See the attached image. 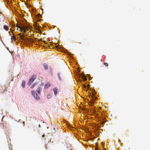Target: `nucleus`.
<instances>
[{"instance_id": "obj_6", "label": "nucleus", "mask_w": 150, "mask_h": 150, "mask_svg": "<svg viewBox=\"0 0 150 150\" xmlns=\"http://www.w3.org/2000/svg\"><path fill=\"white\" fill-rule=\"evenodd\" d=\"M25 81L24 80L23 81L22 84V86L23 88H24L25 87Z\"/></svg>"}, {"instance_id": "obj_11", "label": "nucleus", "mask_w": 150, "mask_h": 150, "mask_svg": "<svg viewBox=\"0 0 150 150\" xmlns=\"http://www.w3.org/2000/svg\"><path fill=\"white\" fill-rule=\"evenodd\" d=\"M52 96V95L51 94H48L47 95V97L48 99L50 98Z\"/></svg>"}, {"instance_id": "obj_21", "label": "nucleus", "mask_w": 150, "mask_h": 150, "mask_svg": "<svg viewBox=\"0 0 150 150\" xmlns=\"http://www.w3.org/2000/svg\"><path fill=\"white\" fill-rule=\"evenodd\" d=\"M97 150V148L96 149H95V150Z\"/></svg>"}, {"instance_id": "obj_17", "label": "nucleus", "mask_w": 150, "mask_h": 150, "mask_svg": "<svg viewBox=\"0 0 150 150\" xmlns=\"http://www.w3.org/2000/svg\"><path fill=\"white\" fill-rule=\"evenodd\" d=\"M44 147H45V149H47V146H46V145H45L44 146Z\"/></svg>"}, {"instance_id": "obj_20", "label": "nucleus", "mask_w": 150, "mask_h": 150, "mask_svg": "<svg viewBox=\"0 0 150 150\" xmlns=\"http://www.w3.org/2000/svg\"><path fill=\"white\" fill-rule=\"evenodd\" d=\"M44 136H45L44 135H42V137H43Z\"/></svg>"}, {"instance_id": "obj_9", "label": "nucleus", "mask_w": 150, "mask_h": 150, "mask_svg": "<svg viewBox=\"0 0 150 150\" xmlns=\"http://www.w3.org/2000/svg\"><path fill=\"white\" fill-rule=\"evenodd\" d=\"M4 28L5 30L7 31L8 30L9 28L7 26L5 25H4Z\"/></svg>"}, {"instance_id": "obj_12", "label": "nucleus", "mask_w": 150, "mask_h": 150, "mask_svg": "<svg viewBox=\"0 0 150 150\" xmlns=\"http://www.w3.org/2000/svg\"><path fill=\"white\" fill-rule=\"evenodd\" d=\"M82 78H83V80L84 81H86L87 80V79L84 76H82Z\"/></svg>"}, {"instance_id": "obj_13", "label": "nucleus", "mask_w": 150, "mask_h": 150, "mask_svg": "<svg viewBox=\"0 0 150 150\" xmlns=\"http://www.w3.org/2000/svg\"><path fill=\"white\" fill-rule=\"evenodd\" d=\"M36 84H33V85H32L31 87V88H34V86Z\"/></svg>"}, {"instance_id": "obj_4", "label": "nucleus", "mask_w": 150, "mask_h": 150, "mask_svg": "<svg viewBox=\"0 0 150 150\" xmlns=\"http://www.w3.org/2000/svg\"><path fill=\"white\" fill-rule=\"evenodd\" d=\"M43 66L45 70H47L48 69V66L47 64L45 63H44L43 64Z\"/></svg>"}, {"instance_id": "obj_8", "label": "nucleus", "mask_w": 150, "mask_h": 150, "mask_svg": "<svg viewBox=\"0 0 150 150\" xmlns=\"http://www.w3.org/2000/svg\"><path fill=\"white\" fill-rule=\"evenodd\" d=\"M57 89L56 88H53V91H54V94L55 95H56L57 93Z\"/></svg>"}, {"instance_id": "obj_15", "label": "nucleus", "mask_w": 150, "mask_h": 150, "mask_svg": "<svg viewBox=\"0 0 150 150\" xmlns=\"http://www.w3.org/2000/svg\"><path fill=\"white\" fill-rule=\"evenodd\" d=\"M19 35H20L21 36V39H23V37H24V36L23 35H21V34H19Z\"/></svg>"}, {"instance_id": "obj_16", "label": "nucleus", "mask_w": 150, "mask_h": 150, "mask_svg": "<svg viewBox=\"0 0 150 150\" xmlns=\"http://www.w3.org/2000/svg\"><path fill=\"white\" fill-rule=\"evenodd\" d=\"M58 77H59V80H61V77H60V75H59V74H58Z\"/></svg>"}, {"instance_id": "obj_5", "label": "nucleus", "mask_w": 150, "mask_h": 150, "mask_svg": "<svg viewBox=\"0 0 150 150\" xmlns=\"http://www.w3.org/2000/svg\"><path fill=\"white\" fill-rule=\"evenodd\" d=\"M50 85L49 83H46L45 86L44 88L45 89L47 88L50 87Z\"/></svg>"}, {"instance_id": "obj_22", "label": "nucleus", "mask_w": 150, "mask_h": 150, "mask_svg": "<svg viewBox=\"0 0 150 150\" xmlns=\"http://www.w3.org/2000/svg\"><path fill=\"white\" fill-rule=\"evenodd\" d=\"M94 103V102L93 101V102H92V103Z\"/></svg>"}, {"instance_id": "obj_10", "label": "nucleus", "mask_w": 150, "mask_h": 150, "mask_svg": "<svg viewBox=\"0 0 150 150\" xmlns=\"http://www.w3.org/2000/svg\"><path fill=\"white\" fill-rule=\"evenodd\" d=\"M11 40H13L14 41H15L16 40V37L14 36H12L11 38Z\"/></svg>"}, {"instance_id": "obj_18", "label": "nucleus", "mask_w": 150, "mask_h": 150, "mask_svg": "<svg viewBox=\"0 0 150 150\" xmlns=\"http://www.w3.org/2000/svg\"><path fill=\"white\" fill-rule=\"evenodd\" d=\"M38 31L40 33H41V31L40 29H39Z\"/></svg>"}, {"instance_id": "obj_7", "label": "nucleus", "mask_w": 150, "mask_h": 150, "mask_svg": "<svg viewBox=\"0 0 150 150\" xmlns=\"http://www.w3.org/2000/svg\"><path fill=\"white\" fill-rule=\"evenodd\" d=\"M41 88L40 87H39L38 89L36 90V91L39 94H40V91L41 90Z\"/></svg>"}, {"instance_id": "obj_3", "label": "nucleus", "mask_w": 150, "mask_h": 150, "mask_svg": "<svg viewBox=\"0 0 150 150\" xmlns=\"http://www.w3.org/2000/svg\"><path fill=\"white\" fill-rule=\"evenodd\" d=\"M31 93L32 95L34 96L35 99L39 100L40 99V97L38 96L37 93L34 91H32Z\"/></svg>"}, {"instance_id": "obj_1", "label": "nucleus", "mask_w": 150, "mask_h": 150, "mask_svg": "<svg viewBox=\"0 0 150 150\" xmlns=\"http://www.w3.org/2000/svg\"><path fill=\"white\" fill-rule=\"evenodd\" d=\"M16 27L17 28H19L22 31H23L24 33L26 32L28 28L26 26H23V27H21L19 24H17L16 25Z\"/></svg>"}, {"instance_id": "obj_19", "label": "nucleus", "mask_w": 150, "mask_h": 150, "mask_svg": "<svg viewBox=\"0 0 150 150\" xmlns=\"http://www.w3.org/2000/svg\"><path fill=\"white\" fill-rule=\"evenodd\" d=\"M38 16H40V14H38Z\"/></svg>"}, {"instance_id": "obj_14", "label": "nucleus", "mask_w": 150, "mask_h": 150, "mask_svg": "<svg viewBox=\"0 0 150 150\" xmlns=\"http://www.w3.org/2000/svg\"><path fill=\"white\" fill-rule=\"evenodd\" d=\"M104 64L105 65V66L106 67L108 66V64L107 63H104Z\"/></svg>"}, {"instance_id": "obj_2", "label": "nucleus", "mask_w": 150, "mask_h": 150, "mask_svg": "<svg viewBox=\"0 0 150 150\" xmlns=\"http://www.w3.org/2000/svg\"><path fill=\"white\" fill-rule=\"evenodd\" d=\"M36 77L35 76L33 75L30 78L28 81V84L30 86L31 83L33 82L34 80L36 79Z\"/></svg>"}]
</instances>
